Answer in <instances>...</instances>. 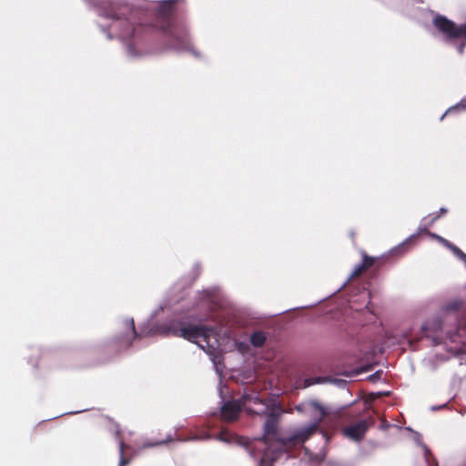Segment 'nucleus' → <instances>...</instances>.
Segmentation results:
<instances>
[{
	"mask_svg": "<svg viewBox=\"0 0 466 466\" xmlns=\"http://www.w3.org/2000/svg\"><path fill=\"white\" fill-rule=\"evenodd\" d=\"M303 409L312 417L313 422L284 439L278 438L277 418L272 414L268 417L263 437L248 444L250 456L258 461V466H272L283 450L303 443L317 431L318 424L329 413L328 410L317 401L306 403Z\"/></svg>",
	"mask_w": 466,
	"mask_h": 466,
	"instance_id": "1",
	"label": "nucleus"
},
{
	"mask_svg": "<svg viewBox=\"0 0 466 466\" xmlns=\"http://www.w3.org/2000/svg\"><path fill=\"white\" fill-rule=\"evenodd\" d=\"M176 334L197 344L211 359L215 365L216 371L221 376L222 370L219 367L220 343L215 330L202 326H188L176 331Z\"/></svg>",
	"mask_w": 466,
	"mask_h": 466,
	"instance_id": "2",
	"label": "nucleus"
},
{
	"mask_svg": "<svg viewBox=\"0 0 466 466\" xmlns=\"http://www.w3.org/2000/svg\"><path fill=\"white\" fill-rule=\"evenodd\" d=\"M241 407L248 412L266 414L268 406L256 395H245L239 401H228L221 408V416L226 420H234L238 418Z\"/></svg>",
	"mask_w": 466,
	"mask_h": 466,
	"instance_id": "3",
	"label": "nucleus"
},
{
	"mask_svg": "<svg viewBox=\"0 0 466 466\" xmlns=\"http://www.w3.org/2000/svg\"><path fill=\"white\" fill-rule=\"evenodd\" d=\"M433 26L435 34L446 41H463V44L458 46V51L463 52L466 42V22L458 25L445 16L436 15L433 18Z\"/></svg>",
	"mask_w": 466,
	"mask_h": 466,
	"instance_id": "4",
	"label": "nucleus"
},
{
	"mask_svg": "<svg viewBox=\"0 0 466 466\" xmlns=\"http://www.w3.org/2000/svg\"><path fill=\"white\" fill-rule=\"evenodd\" d=\"M368 428V420H360L353 425L345 428L343 431L348 438L353 441H359L364 436Z\"/></svg>",
	"mask_w": 466,
	"mask_h": 466,
	"instance_id": "5",
	"label": "nucleus"
},
{
	"mask_svg": "<svg viewBox=\"0 0 466 466\" xmlns=\"http://www.w3.org/2000/svg\"><path fill=\"white\" fill-rule=\"evenodd\" d=\"M374 258L364 256L363 262L354 268V271L351 273L350 278L359 275L366 267H370L373 264Z\"/></svg>",
	"mask_w": 466,
	"mask_h": 466,
	"instance_id": "6",
	"label": "nucleus"
},
{
	"mask_svg": "<svg viewBox=\"0 0 466 466\" xmlns=\"http://www.w3.org/2000/svg\"><path fill=\"white\" fill-rule=\"evenodd\" d=\"M251 343L256 346V347H259L261 346L265 339H266V337L263 333L261 332H257V333H254L251 338Z\"/></svg>",
	"mask_w": 466,
	"mask_h": 466,
	"instance_id": "7",
	"label": "nucleus"
},
{
	"mask_svg": "<svg viewBox=\"0 0 466 466\" xmlns=\"http://www.w3.org/2000/svg\"><path fill=\"white\" fill-rule=\"evenodd\" d=\"M459 109H462V110H466V98L462 99L459 104H457L456 106H451L450 107L446 113L441 116V119H443L444 116L447 115V114H450L453 111H456V110H459Z\"/></svg>",
	"mask_w": 466,
	"mask_h": 466,
	"instance_id": "8",
	"label": "nucleus"
},
{
	"mask_svg": "<svg viewBox=\"0 0 466 466\" xmlns=\"http://www.w3.org/2000/svg\"><path fill=\"white\" fill-rule=\"evenodd\" d=\"M126 449V445L123 440L119 441V451H120V461L118 466H126L128 463V461L124 459V451Z\"/></svg>",
	"mask_w": 466,
	"mask_h": 466,
	"instance_id": "9",
	"label": "nucleus"
},
{
	"mask_svg": "<svg viewBox=\"0 0 466 466\" xmlns=\"http://www.w3.org/2000/svg\"><path fill=\"white\" fill-rule=\"evenodd\" d=\"M323 381H325V379L323 378H309L304 380L303 387L307 388L317 383H321Z\"/></svg>",
	"mask_w": 466,
	"mask_h": 466,
	"instance_id": "10",
	"label": "nucleus"
},
{
	"mask_svg": "<svg viewBox=\"0 0 466 466\" xmlns=\"http://www.w3.org/2000/svg\"><path fill=\"white\" fill-rule=\"evenodd\" d=\"M415 238V236H414V235H413V236H411V237H410V238H407V239H406L402 244H400V246H398V247H396L395 248H393V249L391 250V252H398V251H400V250H402V252H404V250H403V249H404V248L406 247V245H407L408 243H410V240H411L412 238Z\"/></svg>",
	"mask_w": 466,
	"mask_h": 466,
	"instance_id": "11",
	"label": "nucleus"
},
{
	"mask_svg": "<svg viewBox=\"0 0 466 466\" xmlns=\"http://www.w3.org/2000/svg\"><path fill=\"white\" fill-rule=\"evenodd\" d=\"M127 326L128 327L132 336L134 337L136 335V331L133 319H129L127 320Z\"/></svg>",
	"mask_w": 466,
	"mask_h": 466,
	"instance_id": "12",
	"label": "nucleus"
},
{
	"mask_svg": "<svg viewBox=\"0 0 466 466\" xmlns=\"http://www.w3.org/2000/svg\"><path fill=\"white\" fill-rule=\"evenodd\" d=\"M220 441H227V442H229L230 441V439L229 437L228 436V433L226 432H221L220 435H219V438H218Z\"/></svg>",
	"mask_w": 466,
	"mask_h": 466,
	"instance_id": "13",
	"label": "nucleus"
},
{
	"mask_svg": "<svg viewBox=\"0 0 466 466\" xmlns=\"http://www.w3.org/2000/svg\"><path fill=\"white\" fill-rule=\"evenodd\" d=\"M159 443H163V441L157 442V444H159ZM155 445H157V443H146V444L143 445V448L152 447V446H155Z\"/></svg>",
	"mask_w": 466,
	"mask_h": 466,
	"instance_id": "14",
	"label": "nucleus"
},
{
	"mask_svg": "<svg viewBox=\"0 0 466 466\" xmlns=\"http://www.w3.org/2000/svg\"><path fill=\"white\" fill-rule=\"evenodd\" d=\"M173 1L169 0L164 3V5H171Z\"/></svg>",
	"mask_w": 466,
	"mask_h": 466,
	"instance_id": "15",
	"label": "nucleus"
},
{
	"mask_svg": "<svg viewBox=\"0 0 466 466\" xmlns=\"http://www.w3.org/2000/svg\"><path fill=\"white\" fill-rule=\"evenodd\" d=\"M445 212H447V209H446V208H441V213H442V214H443V213H445Z\"/></svg>",
	"mask_w": 466,
	"mask_h": 466,
	"instance_id": "16",
	"label": "nucleus"
},
{
	"mask_svg": "<svg viewBox=\"0 0 466 466\" xmlns=\"http://www.w3.org/2000/svg\"><path fill=\"white\" fill-rule=\"evenodd\" d=\"M127 34H121L120 35V37L124 38V37H127Z\"/></svg>",
	"mask_w": 466,
	"mask_h": 466,
	"instance_id": "17",
	"label": "nucleus"
},
{
	"mask_svg": "<svg viewBox=\"0 0 466 466\" xmlns=\"http://www.w3.org/2000/svg\"><path fill=\"white\" fill-rule=\"evenodd\" d=\"M437 218H438V216L433 217V218H431V222L432 223V222H433L434 220H436Z\"/></svg>",
	"mask_w": 466,
	"mask_h": 466,
	"instance_id": "18",
	"label": "nucleus"
}]
</instances>
